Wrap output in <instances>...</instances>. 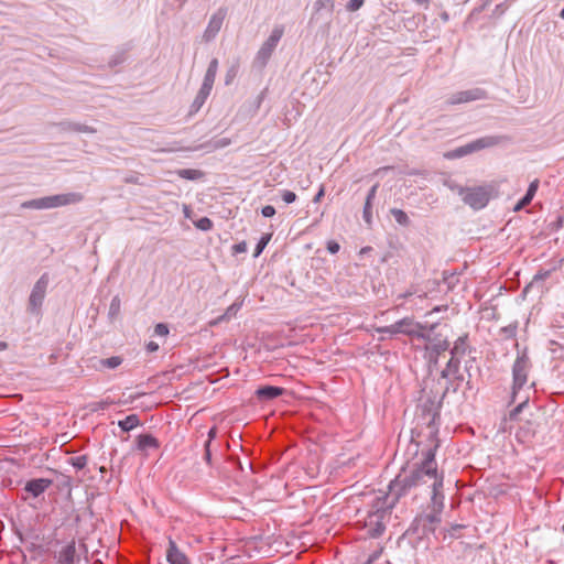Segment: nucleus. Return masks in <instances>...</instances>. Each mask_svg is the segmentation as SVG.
I'll list each match as a JSON object with an SVG mask.
<instances>
[{
  "instance_id": "nucleus-1",
  "label": "nucleus",
  "mask_w": 564,
  "mask_h": 564,
  "mask_svg": "<svg viewBox=\"0 0 564 564\" xmlns=\"http://www.w3.org/2000/svg\"><path fill=\"white\" fill-rule=\"evenodd\" d=\"M443 474L437 471L435 460V448H430L423 453V460L412 469H403L389 484V498L391 505H395L400 498L410 494L413 489L427 485L431 488H443Z\"/></svg>"
},
{
  "instance_id": "nucleus-2",
  "label": "nucleus",
  "mask_w": 564,
  "mask_h": 564,
  "mask_svg": "<svg viewBox=\"0 0 564 564\" xmlns=\"http://www.w3.org/2000/svg\"><path fill=\"white\" fill-rule=\"evenodd\" d=\"M532 364L525 351L518 354L512 365V386H511V402H519L518 405L510 412L511 420H518L519 413L528 405L530 400V392L534 388V382L529 383V373Z\"/></svg>"
},
{
  "instance_id": "nucleus-3",
  "label": "nucleus",
  "mask_w": 564,
  "mask_h": 564,
  "mask_svg": "<svg viewBox=\"0 0 564 564\" xmlns=\"http://www.w3.org/2000/svg\"><path fill=\"white\" fill-rule=\"evenodd\" d=\"M393 506L391 505L389 492L383 497V501H381V498H378L376 510L369 512L365 520V528L371 538H377L384 532L386 523L390 519V510Z\"/></svg>"
},
{
  "instance_id": "nucleus-4",
  "label": "nucleus",
  "mask_w": 564,
  "mask_h": 564,
  "mask_svg": "<svg viewBox=\"0 0 564 564\" xmlns=\"http://www.w3.org/2000/svg\"><path fill=\"white\" fill-rule=\"evenodd\" d=\"M492 188L488 185L474 187H458V195L463 202L474 209H481L487 206Z\"/></svg>"
},
{
  "instance_id": "nucleus-5",
  "label": "nucleus",
  "mask_w": 564,
  "mask_h": 564,
  "mask_svg": "<svg viewBox=\"0 0 564 564\" xmlns=\"http://www.w3.org/2000/svg\"><path fill=\"white\" fill-rule=\"evenodd\" d=\"M283 33H284L283 26L276 25L273 28L271 34L263 42V44L261 45V47L259 48V51L256 54V57L253 61L256 66L262 68L268 64L272 53L276 48L280 40L282 39Z\"/></svg>"
},
{
  "instance_id": "nucleus-6",
  "label": "nucleus",
  "mask_w": 564,
  "mask_h": 564,
  "mask_svg": "<svg viewBox=\"0 0 564 564\" xmlns=\"http://www.w3.org/2000/svg\"><path fill=\"white\" fill-rule=\"evenodd\" d=\"M500 143V138L495 135H487L476 139L465 145L458 147L453 151L445 154L447 159H458L474 152L480 151L486 148H490Z\"/></svg>"
},
{
  "instance_id": "nucleus-7",
  "label": "nucleus",
  "mask_w": 564,
  "mask_h": 564,
  "mask_svg": "<svg viewBox=\"0 0 564 564\" xmlns=\"http://www.w3.org/2000/svg\"><path fill=\"white\" fill-rule=\"evenodd\" d=\"M50 276L47 273H43L41 278L35 282L31 294L29 296L28 310L30 313L39 315L43 305L46 290L48 286Z\"/></svg>"
},
{
  "instance_id": "nucleus-8",
  "label": "nucleus",
  "mask_w": 564,
  "mask_h": 564,
  "mask_svg": "<svg viewBox=\"0 0 564 564\" xmlns=\"http://www.w3.org/2000/svg\"><path fill=\"white\" fill-rule=\"evenodd\" d=\"M228 10L225 7L218 8L210 17L208 24L204 31L203 40L208 43L213 41L219 33L224 21L227 17Z\"/></svg>"
},
{
  "instance_id": "nucleus-9",
  "label": "nucleus",
  "mask_w": 564,
  "mask_h": 564,
  "mask_svg": "<svg viewBox=\"0 0 564 564\" xmlns=\"http://www.w3.org/2000/svg\"><path fill=\"white\" fill-rule=\"evenodd\" d=\"M441 513L438 511H431L426 514H421L415 518L413 527L415 531L421 529L422 534L434 533L436 524L441 522Z\"/></svg>"
},
{
  "instance_id": "nucleus-10",
  "label": "nucleus",
  "mask_w": 564,
  "mask_h": 564,
  "mask_svg": "<svg viewBox=\"0 0 564 564\" xmlns=\"http://www.w3.org/2000/svg\"><path fill=\"white\" fill-rule=\"evenodd\" d=\"M487 97V94L481 88H473L464 91L453 94L448 99V105H459L475 100H481Z\"/></svg>"
},
{
  "instance_id": "nucleus-11",
  "label": "nucleus",
  "mask_w": 564,
  "mask_h": 564,
  "mask_svg": "<svg viewBox=\"0 0 564 564\" xmlns=\"http://www.w3.org/2000/svg\"><path fill=\"white\" fill-rule=\"evenodd\" d=\"M399 324H400V334H404L408 336H414L416 338H421V339H425V340L430 339V337L426 334L421 332L422 329H424V326L417 322H414L412 318L404 317L399 321Z\"/></svg>"
},
{
  "instance_id": "nucleus-12",
  "label": "nucleus",
  "mask_w": 564,
  "mask_h": 564,
  "mask_svg": "<svg viewBox=\"0 0 564 564\" xmlns=\"http://www.w3.org/2000/svg\"><path fill=\"white\" fill-rule=\"evenodd\" d=\"M83 199V194L77 192L52 195L50 196L51 209L77 204L80 203Z\"/></svg>"
},
{
  "instance_id": "nucleus-13",
  "label": "nucleus",
  "mask_w": 564,
  "mask_h": 564,
  "mask_svg": "<svg viewBox=\"0 0 564 564\" xmlns=\"http://www.w3.org/2000/svg\"><path fill=\"white\" fill-rule=\"evenodd\" d=\"M166 561L169 564H191L188 556L177 546L172 538H169Z\"/></svg>"
},
{
  "instance_id": "nucleus-14",
  "label": "nucleus",
  "mask_w": 564,
  "mask_h": 564,
  "mask_svg": "<svg viewBox=\"0 0 564 564\" xmlns=\"http://www.w3.org/2000/svg\"><path fill=\"white\" fill-rule=\"evenodd\" d=\"M52 485L51 479L46 478H36L28 481L25 484V491H28L32 497L36 498L41 496L45 490L50 488Z\"/></svg>"
},
{
  "instance_id": "nucleus-15",
  "label": "nucleus",
  "mask_w": 564,
  "mask_h": 564,
  "mask_svg": "<svg viewBox=\"0 0 564 564\" xmlns=\"http://www.w3.org/2000/svg\"><path fill=\"white\" fill-rule=\"evenodd\" d=\"M284 392H285V390L280 387L263 386V387H259L256 390V397L260 401H269V400H273V399L282 395Z\"/></svg>"
},
{
  "instance_id": "nucleus-16",
  "label": "nucleus",
  "mask_w": 564,
  "mask_h": 564,
  "mask_svg": "<svg viewBox=\"0 0 564 564\" xmlns=\"http://www.w3.org/2000/svg\"><path fill=\"white\" fill-rule=\"evenodd\" d=\"M538 424L534 421L527 420L521 424L516 433L517 438L522 442H529L536 432Z\"/></svg>"
},
{
  "instance_id": "nucleus-17",
  "label": "nucleus",
  "mask_w": 564,
  "mask_h": 564,
  "mask_svg": "<svg viewBox=\"0 0 564 564\" xmlns=\"http://www.w3.org/2000/svg\"><path fill=\"white\" fill-rule=\"evenodd\" d=\"M449 347V344L446 339H437L425 347L426 351H429L430 360L437 362V358L441 352L446 351Z\"/></svg>"
},
{
  "instance_id": "nucleus-18",
  "label": "nucleus",
  "mask_w": 564,
  "mask_h": 564,
  "mask_svg": "<svg viewBox=\"0 0 564 564\" xmlns=\"http://www.w3.org/2000/svg\"><path fill=\"white\" fill-rule=\"evenodd\" d=\"M75 542L72 541L59 551L57 562L58 564H73L75 562Z\"/></svg>"
},
{
  "instance_id": "nucleus-19",
  "label": "nucleus",
  "mask_w": 564,
  "mask_h": 564,
  "mask_svg": "<svg viewBox=\"0 0 564 564\" xmlns=\"http://www.w3.org/2000/svg\"><path fill=\"white\" fill-rule=\"evenodd\" d=\"M23 209H51L50 196L25 200L21 204Z\"/></svg>"
},
{
  "instance_id": "nucleus-20",
  "label": "nucleus",
  "mask_w": 564,
  "mask_h": 564,
  "mask_svg": "<svg viewBox=\"0 0 564 564\" xmlns=\"http://www.w3.org/2000/svg\"><path fill=\"white\" fill-rule=\"evenodd\" d=\"M159 441L151 434H142L138 436V449L147 451L149 448H158Z\"/></svg>"
},
{
  "instance_id": "nucleus-21",
  "label": "nucleus",
  "mask_w": 564,
  "mask_h": 564,
  "mask_svg": "<svg viewBox=\"0 0 564 564\" xmlns=\"http://www.w3.org/2000/svg\"><path fill=\"white\" fill-rule=\"evenodd\" d=\"M460 366V357L451 355V359L448 360L446 367L442 370L443 378H449L451 376H455Z\"/></svg>"
},
{
  "instance_id": "nucleus-22",
  "label": "nucleus",
  "mask_w": 564,
  "mask_h": 564,
  "mask_svg": "<svg viewBox=\"0 0 564 564\" xmlns=\"http://www.w3.org/2000/svg\"><path fill=\"white\" fill-rule=\"evenodd\" d=\"M242 303L243 301H236L234 302L227 310L226 312L219 316L215 322L212 323V325H215L217 323H220V322H224V321H228L230 319L231 317L236 316V314L239 312V310L241 308L242 306Z\"/></svg>"
},
{
  "instance_id": "nucleus-23",
  "label": "nucleus",
  "mask_w": 564,
  "mask_h": 564,
  "mask_svg": "<svg viewBox=\"0 0 564 564\" xmlns=\"http://www.w3.org/2000/svg\"><path fill=\"white\" fill-rule=\"evenodd\" d=\"M432 511L442 512L444 508V495L442 494V488H432Z\"/></svg>"
},
{
  "instance_id": "nucleus-24",
  "label": "nucleus",
  "mask_w": 564,
  "mask_h": 564,
  "mask_svg": "<svg viewBox=\"0 0 564 564\" xmlns=\"http://www.w3.org/2000/svg\"><path fill=\"white\" fill-rule=\"evenodd\" d=\"M217 72H218V59L213 58L208 64L203 83L214 86Z\"/></svg>"
},
{
  "instance_id": "nucleus-25",
  "label": "nucleus",
  "mask_w": 564,
  "mask_h": 564,
  "mask_svg": "<svg viewBox=\"0 0 564 564\" xmlns=\"http://www.w3.org/2000/svg\"><path fill=\"white\" fill-rule=\"evenodd\" d=\"M118 425L123 432H129L140 425V419L137 414H130L120 420Z\"/></svg>"
},
{
  "instance_id": "nucleus-26",
  "label": "nucleus",
  "mask_w": 564,
  "mask_h": 564,
  "mask_svg": "<svg viewBox=\"0 0 564 564\" xmlns=\"http://www.w3.org/2000/svg\"><path fill=\"white\" fill-rule=\"evenodd\" d=\"M467 335L458 337L455 340L453 348L451 349V355L457 357L464 356L467 350Z\"/></svg>"
},
{
  "instance_id": "nucleus-27",
  "label": "nucleus",
  "mask_w": 564,
  "mask_h": 564,
  "mask_svg": "<svg viewBox=\"0 0 564 564\" xmlns=\"http://www.w3.org/2000/svg\"><path fill=\"white\" fill-rule=\"evenodd\" d=\"M123 359L120 356H112L110 358L100 359L99 366L101 368L115 369L122 364Z\"/></svg>"
},
{
  "instance_id": "nucleus-28",
  "label": "nucleus",
  "mask_w": 564,
  "mask_h": 564,
  "mask_svg": "<svg viewBox=\"0 0 564 564\" xmlns=\"http://www.w3.org/2000/svg\"><path fill=\"white\" fill-rule=\"evenodd\" d=\"M177 175L185 180H197L203 176V173L199 170L195 169H182L177 171Z\"/></svg>"
},
{
  "instance_id": "nucleus-29",
  "label": "nucleus",
  "mask_w": 564,
  "mask_h": 564,
  "mask_svg": "<svg viewBox=\"0 0 564 564\" xmlns=\"http://www.w3.org/2000/svg\"><path fill=\"white\" fill-rule=\"evenodd\" d=\"M67 463L69 465H72L75 469L80 470L87 466L88 456L79 455V456L70 457L67 459Z\"/></svg>"
},
{
  "instance_id": "nucleus-30",
  "label": "nucleus",
  "mask_w": 564,
  "mask_h": 564,
  "mask_svg": "<svg viewBox=\"0 0 564 564\" xmlns=\"http://www.w3.org/2000/svg\"><path fill=\"white\" fill-rule=\"evenodd\" d=\"M391 214L394 217V220L402 226H409L410 219L405 212L399 208H392Z\"/></svg>"
},
{
  "instance_id": "nucleus-31",
  "label": "nucleus",
  "mask_w": 564,
  "mask_h": 564,
  "mask_svg": "<svg viewBox=\"0 0 564 564\" xmlns=\"http://www.w3.org/2000/svg\"><path fill=\"white\" fill-rule=\"evenodd\" d=\"M271 237H272L271 234H265L260 238V240L258 241L256 249H254V253H253L254 258H258L262 253V251L264 250V248L271 240Z\"/></svg>"
},
{
  "instance_id": "nucleus-32",
  "label": "nucleus",
  "mask_w": 564,
  "mask_h": 564,
  "mask_svg": "<svg viewBox=\"0 0 564 564\" xmlns=\"http://www.w3.org/2000/svg\"><path fill=\"white\" fill-rule=\"evenodd\" d=\"M377 332L378 333H384V334H389V335H397V334H400V324H399V321L391 324V325H388V326H383V327H379L377 328Z\"/></svg>"
},
{
  "instance_id": "nucleus-33",
  "label": "nucleus",
  "mask_w": 564,
  "mask_h": 564,
  "mask_svg": "<svg viewBox=\"0 0 564 564\" xmlns=\"http://www.w3.org/2000/svg\"><path fill=\"white\" fill-rule=\"evenodd\" d=\"M120 306H121V302H120L119 296H115L111 300L110 305H109V315L112 317L118 315L120 312Z\"/></svg>"
},
{
  "instance_id": "nucleus-34",
  "label": "nucleus",
  "mask_w": 564,
  "mask_h": 564,
  "mask_svg": "<svg viewBox=\"0 0 564 564\" xmlns=\"http://www.w3.org/2000/svg\"><path fill=\"white\" fill-rule=\"evenodd\" d=\"M195 225L198 229L204 231H208L213 228V221L208 217H202Z\"/></svg>"
},
{
  "instance_id": "nucleus-35",
  "label": "nucleus",
  "mask_w": 564,
  "mask_h": 564,
  "mask_svg": "<svg viewBox=\"0 0 564 564\" xmlns=\"http://www.w3.org/2000/svg\"><path fill=\"white\" fill-rule=\"evenodd\" d=\"M68 129L73 130V131L87 132V133L96 132L95 129H93V128H90L88 126H85V124H79V123H69L68 124Z\"/></svg>"
},
{
  "instance_id": "nucleus-36",
  "label": "nucleus",
  "mask_w": 564,
  "mask_h": 564,
  "mask_svg": "<svg viewBox=\"0 0 564 564\" xmlns=\"http://www.w3.org/2000/svg\"><path fill=\"white\" fill-rule=\"evenodd\" d=\"M372 203H369V202H366L365 203V206H364V213H362V216H364V219L367 224H371V219H372Z\"/></svg>"
},
{
  "instance_id": "nucleus-37",
  "label": "nucleus",
  "mask_w": 564,
  "mask_h": 564,
  "mask_svg": "<svg viewBox=\"0 0 564 564\" xmlns=\"http://www.w3.org/2000/svg\"><path fill=\"white\" fill-rule=\"evenodd\" d=\"M212 89H213V86L212 85H208V84H202L197 95L204 99L207 100V98L209 97L210 93H212Z\"/></svg>"
},
{
  "instance_id": "nucleus-38",
  "label": "nucleus",
  "mask_w": 564,
  "mask_h": 564,
  "mask_svg": "<svg viewBox=\"0 0 564 564\" xmlns=\"http://www.w3.org/2000/svg\"><path fill=\"white\" fill-rule=\"evenodd\" d=\"M212 89H213V86L212 85H208V84H202L197 95L204 99L207 100V98L209 97L210 93H212Z\"/></svg>"
},
{
  "instance_id": "nucleus-39",
  "label": "nucleus",
  "mask_w": 564,
  "mask_h": 564,
  "mask_svg": "<svg viewBox=\"0 0 564 564\" xmlns=\"http://www.w3.org/2000/svg\"><path fill=\"white\" fill-rule=\"evenodd\" d=\"M538 188H539V180L532 181L528 187L527 193H525L527 197H529L530 199H533V197L536 194Z\"/></svg>"
},
{
  "instance_id": "nucleus-40",
  "label": "nucleus",
  "mask_w": 564,
  "mask_h": 564,
  "mask_svg": "<svg viewBox=\"0 0 564 564\" xmlns=\"http://www.w3.org/2000/svg\"><path fill=\"white\" fill-rule=\"evenodd\" d=\"M538 188H539V180L532 181L528 187L527 193H525L527 197H529L530 199H533V197L536 194Z\"/></svg>"
},
{
  "instance_id": "nucleus-41",
  "label": "nucleus",
  "mask_w": 564,
  "mask_h": 564,
  "mask_svg": "<svg viewBox=\"0 0 564 564\" xmlns=\"http://www.w3.org/2000/svg\"><path fill=\"white\" fill-rule=\"evenodd\" d=\"M154 334L156 336H161V337H164L169 334V327L166 324L164 323H159L155 325L154 327Z\"/></svg>"
},
{
  "instance_id": "nucleus-42",
  "label": "nucleus",
  "mask_w": 564,
  "mask_h": 564,
  "mask_svg": "<svg viewBox=\"0 0 564 564\" xmlns=\"http://www.w3.org/2000/svg\"><path fill=\"white\" fill-rule=\"evenodd\" d=\"M206 102V99L199 97L198 95H196L192 106H191V112H197L202 107L203 105Z\"/></svg>"
},
{
  "instance_id": "nucleus-43",
  "label": "nucleus",
  "mask_w": 564,
  "mask_h": 564,
  "mask_svg": "<svg viewBox=\"0 0 564 564\" xmlns=\"http://www.w3.org/2000/svg\"><path fill=\"white\" fill-rule=\"evenodd\" d=\"M281 196H282V199H283L286 204H292V203H294V202H295V199H296V194H295L294 192H292V191H288V189L283 191V192H282V194H281Z\"/></svg>"
},
{
  "instance_id": "nucleus-44",
  "label": "nucleus",
  "mask_w": 564,
  "mask_h": 564,
  "mask_svg": "<svg viewBox=\"0 0 564 564\" xmlns=\"http://www.w3.org/2000/svg\"><path fill=\"white\" fill-rule=\"evenodd\" d=\"M364 4V0H349L347 3V9L349 11H357Z\"/></svg>"
},
{
  "instance_id": "nucleus-45",
  "label": "nucleus",
  "mask_w": 564,
  "mask_h": 564,
  "mask_svg": "<svg viewBox=\"0 0 564 564\" xmlns=\"http://www.w3.org/2000/svg\"><path fill=\"white\" fill-rule=\"evenodd\" d=\"M532 202V199H530L529 197H527V195H524L519 202L518 204L514 206V210L518 212V210H521L522 208H524L525 206H528L530 203Z\"/></svg>"
},
{
  "instance_id": "nucleus-46",
  "label": "nucleus",
  "mask_w": 564,
  "mask_h": 564,
  "mask_svg": "<svg viewBox=\"0 0 564 564\" xmlns=\"http://www.w3.org/2000/svg\"><path fill=\"white\" fill-rule=\"evenodd\" d=\"M232 251L235 254L246 252L247 251V242L241 241V242L234 245Z\"/></svg>"
},
{
  "instance_id": "nucleus-47",
  "label": "nucleus",
  "mask_w": 564,
  "mask_h": 564,
  "mask_svg": "<svg viewBox=\"0 0 564 564\" xmlns=\"http://www.w3.org/2000/svg\"><path fill=\"white\" fill-rule=\"evenodd\" d=\"M261 214L263 217H272L275 215V208L271 205L262 207Z\"/></svg>"
},
{
  "instance_id": "nucleus-48",
  "label": "nucleus",
  "mask_w": 564,
  "mask_h": 564,
  "mask_svg": "<svg viewBox=\"0 0 564 564\" xmlns=\"http://www.w3.org/2000/svg\"><path fill=\"white\" fill-rule=\"evenodd\" d=\"M340 249V246L338 242H336L335 240H329L327 242V250L332 253V254H335L339 251Z\"/></svg>"
},
{
  "instance_id": "nucleus-49",
  "label": "nucleus",
  "mask_w": 564,
  "mask_h": 564,
  "mask_svg": "<svg viewBox=\"0 0 564 564\" xmlns=\"http://www.w3.org/2000/svg\"><path fill=\"white\" fill-rule=\"evenodd\" d=\"M378 186H379L378 184H375V185L370 188V191L368 192V195H367L366 202L372 203V200H373V199H375V197H376Z\"/></svg>"
},
{
  "instance_id": "nucleus-50",
  "label": "nucleus",
  "mask_w": 564,
  "mask_h": 564,
  "mask_svg": "<svg viewBox=\"0 0 564 564\" xmlns=\"http://www.w3.org/2000/svg\"><path fill=\"white\" fill-rule=\"evenodd\" d=\"M235 76H236V69L235 68L229 69L226 75L225 84L229 85Z\"/></svg>"
},
{
  "instance_id": "nucleus-51",
  "label": "nucleus",
  "mask_w": 564,
  "mask_h": 564,
  "mask_svg": "<svg viewBox=\"0 0 564 564\" xmlns=\"http://www.w3.org/2000/svg\"><path fill=\"white\" fill-rule=\"evenodd\" d=\"M381 555V550L380 551H376L373 552L367 560V562L365 564H371L372 562H375L376 560L379 558V556Z\"/></svg>"
},
{
  "instance_id": "nucleus-52",
  "label": "nucleus",
  "mask_w": 564,
  "mask_h": 564,
  "mask_svg": "<svg viewBox=\"0 0 564 564\" xmlns=\"http://www.w3.org/2000/svg\"><path fill=\"white\" fill-rule=\"evenodd\" d=\"M158 349H159V344H158V343H155V341H149V343L147 344V350H148L149 352H154V351H156Z\"/></svg>"
},
{
  "instance_id": "nucleus-53",
  "label": "nucleus",
  "mask_w": 564,
  "mask_h": 564,
  "mask_svg": "<svg viewBox=\"0 0 564 564\" xmlns=\"http://www.w3.org/2000/svg\"><path fill=\"white\" fill-rule=\"evenodd\" d=\"M414 293H415L414 291H412V290H408V291H406V292H404V293H400V294H398V295H397V300H405V299H408V297L412 296Z\"/></svg>"
},
{
  "instance_id": "nucleus-54",
  "label": "nucleus",
  "mask_w": 564,
  "mask_h": 564,
  "mask_svg": "<svg viewBox=\"0 0 564 564\" xmlns=\"http://www.w3.org/2000/svg\"><path fill=\"white\" fill-rule=\"evenodd\" d=\"M212 459V454L209 449V441L205 443V460L209 464Z\"/></svg>"
},
{
  "instance_id": "nucleus-55",
  "label": "nucleus",
  "mask_w": 564,
  "mask_h": 564,
  "mask_svg": "<svg viewBox=\"0 0 564 564\" xmlns=\"http://www.w3.org/2000/svg\"><path fill=\"white\" fill-rule=\"evenodd\" d=\"M324 194H325V191H324V187L322 186L319 188V191L316 193V195L314 196L313 202L318 203L322 199V197L324 196Z\"/></svg>"
},
{
  "instance_id": "nucleus-56",
  "label": "nucleus",
  "mask_w": 564,
  "mask_h": 564,
  "mask_svg": "<svg viewBox=\"0 0 564 564\" xmlns=\"http://www.w3.org/2000/svg\"><path fill=\"white\" fill-rule=\"evenodd\" d=\"M216 434H217L216 427H212L209 430V432H208V440L207 441H209V443H210L212 440L216 437Z\"/></svg>"
},
{
  "instance_id": "nucleus-57",
  "label": "nucleus",
  "mask_w": 564,
  "mask_h": 564,
  "mask_svg": "<svg viewBox=\"0 0 564 564\" xmlns=\"http://www.w3.org/2000/svg\"><path fill=\"white\" fill-rule=\"evenodd\" d=\"M415 2H416L417 4H423V6H425V7H427V6H429V0H415Z\"/></svg>"
},
{
  "instance_id": "nucleus-58",
  "label": "nucleus",
  "mask_w": 564,
  "mask_h": 564,
  "mask_svg": "<svg viewBox=\"0 0 564 564\" xmlns=\"http://www.w3.org/2000/svg\"><path fill=\"white\" fill-rule=\"evenodd\" d=\"M443 310H446V307H442V306H435L432 312L436 313V312H441Z\"/></svg>"
},
{
  "instance_id": "nucleus-59",
  "label": "nucleus",
  "mask_w": 564,
  "mask_h": 564,
  "mask_svg": "<svg viewBox=\"0 0 564 564\" xmlns=\"http://www.w3.org/2000/svg\"><path fill=\"white\" fill-rule=\"evenodd\" d=\"M8 344L6 341H0V350L7 349Z\"/></svg>"
},
{
  "instance_id": "nucleus-60",
  "label": "nucleus",
  "mask_w": 564,
  "mask_h": 564,
  "mask_svg": "<svg viewBox=\"0 0 564 564\" xmlns=\"http://www.w3.org/2000/svg\"><path fill=\"white\" fill-rule=\"evenodd\" d=\"M228 144H229V140H223L221 143H220L221 147H225V145H228Z\"/></svg>"
},
{
  "instance_id": "nucleus-61",
  "label": "nucleus",
  "mask_w": 564,
  "mask_h": 564,
  "mask_svg": "<svg viewBox=\"0 0 564 564\" xmlns=\"http://www.w3.org/2000/svg\"><path fill=\"white\" fill-rule=\"evenodd\" d=\"M560 17L564 19V8L561 10Z\"/></svg>"
}]
</instances>
